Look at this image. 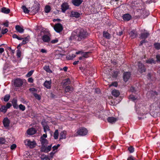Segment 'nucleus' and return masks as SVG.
Instances as JSON below:
<instances>
[{
  "label": "nucleus",
  "instance_id": "nucleus-1",
  "mask_svg": "<svg viewBox=\"0 0 160 160\" xmlns=\"http://www.w3.org/2000/svg\"><path fill=\"white\" fill-rule=\"evenodd\" d=\"M88 35V33L86 29L78 28L72 33L69 40L71 41L73 40L80 41L86 38Z\"/></svg>",
  "mask_w": 160,
  "mask_h": 160
},
{
  "label": "nucleus",
  "instance_id": "nucleus-2",
  "mask_svg": "<svg viewBox=\"0 0 160 160\" xmlns=\"http://www.w3.org/2000/svg\"><path fill=\"white\" fill-rule=\"evenodd\" d=\"M158 109L160 110V103L159 104L157 103H153L151 106V113H153L154 114L157 113L159 112Z\"/></svg>",
  "mask_w": 160,
  "mask_h": 160
},
{
  "label": "nucleus",
  "instance_id": "nucleus-3",
  "mask_svg": "<svg viewBox=\"0 0 160 160\" xmlns=\"http://www.w3.org/2000/svg\"><path fill=\"white\" fill-rule=\"evenodd\" d=\"M13 82V81H12ZM23 83V82L21 79L17 78L13 81V84L14 86L17 88H20Z\"/></svg>",
  "mask_w": 160,
  "mask_h": 160
},
{
  "label": "nucleus",
  "instance_id": "nucleus-4",
  "mask_svg": "<svg viewBox=\"0 0 160 160\" xmlns=\"http://www.w3.org/2000/svg\"><path fill=\"white\" fill-rule=\"evenodd\" d=\"M40 4L37 3L36 4L31 8L30 13L32 14H35L38 12L40 10Z\"/></svg>",
  "mask_w": 160,
  "mask_h": 160
},
{
  "label": "nucleus",
  "instance_id": "nucleus-5",
  "mask_svg": "<svg viewBox=\"0 0 160 160\" xmlns=\"http://www.w3.org/2000/svg\"><path fill=\"white\" fill-rule=\"evenodd\" d=\"M53 28L55 31L58 33L60 32L63 29L62 25L59 23L55 24Z\"/></svg>",
  "mask_w": 160,
  "mask_h": 160
},
{
  "label": "nucleus",
  "instance_id": "nucleus-6",
  "mask_svg": "<svg viewBox=\"0 0 160 160\" xmlns=\"http://www.w3.org/2000/svg\"><path fill=\"white\" fill-rule=\"evenodd\" d=\"M138 71L141 73H142L146 71V69L145 67V66L143 64L140 62H138Z\"/></svg>",
  "mask_w": 160,
  "mask_h": 160
},
{
  "label": "nucleus",
  "instance_id": "nucleus-7",
  "mask_svg": "<svg viewBox=\"0 0 160 160\" xmlns=\"http://www.w3.org/2000/svg\"><path fill=\"white\" fill-rule=\"evenodd\" d=\"M131 75V73L130 72H124L123 76L124 81L125 82H127L130 78Z\"/></svg>",
  "mask_w": 160,
  "mask_h": 160
},
{
  "label": "nucleus",
  "instance_id": "nucleus-8",
  "mask_svg": "<svg viewBox=\"0 0 160 160\" xmlns=\"http://www.w3.org/2000/svg\"><path fill=\"white\" fill-rule=\"evenodd\" d=\"M88 131L87 129L84 128H81L77 132L78 134L82 136L86 135Z\"/></svg>",
  "mask_w": 160,
  "mask_h": 160
},
{
  "label": "nucleus",
  "instance_id": "nucleus-9",
  "mask_svg": "<svg viewBox=\"0 0 160 160\" xmlns=\"http://www.w3.org/2000/svg\"><path fill=\"white\" fill-rule=\"evenodd\" d=\"M150 35L149 32L147 30H144L143 32H141L140 38L142 39H146Z\"/></svg>",
  "mask_w": 160,
  "mask_h": 160
},
{
  "label": "nucleus",
  "instance_id": "nucleus-10",
  "mask_svg": "<svg viewBox=\"0 0 160 160\" xmlns=\"http://www.w3.org/2000/svg\"><path fill=\"white\" fill-rule=\"evenodd\" d=\"M2 123L4 127L6 129L8 128L9 126L10 121L7 117L3 119Z\"/></svg>",
  "mask_w": 160,
  "mask_h": 160
},
{
  "label": "nucleus",
  "instance_id": "nucleus-11",
  "mask_svg": "<svg viewBox=\"0 0 160 160\" xmlns=\"http://www.w3.org/2000/svg\"><path fill=\"white\" fill-rule=\"evenodd\" d=\"M61 7L62 12H65L68 9L69 5L68 3L64 2L61 5Z\"/></svg>",
  "mask_w": 160,
  "mask_h": 160
},
{
  "label": "nucleus",
  "instance_id": "nucleus-12",
  "mask_svg": "<svg viewBox=\"0 0 160 160\" xmlns=\"http://www.w3.org/2000/svg\"><path fill=\"white\" fill-rule=\"evenodd\" d=\"M10 69V67L9 64H8V63L6 62L3 68V73L5 75H8L9 73H7Z\"/></svg>",
  "mask_w": 160,
  "mask_h": 160
},
{
  "label": "nucleus",
  "instance_id": "nucleus-13",
  "mask_svg": "<svg viewBox=\"0 0 160 160\" xmlns=\"http://www.w3.org/2000/svg\"><path fill=\"white\" fill-rule=\"evenodd\" d=\"M129 35L132 39L138 37V33L135 30H133L129 33Z\"/></svg>",
  "mask_w": 160,
  "mask_h": 160
},
{
  "label": "nucleus",
  "instance_id": "nucleus-14",
  "mask_svg": "<svg viewBox=\"0 0 160 160\" xmlns=\"http://www.w3.org/2000/svg\"><path fill=\"white\" fill-rule=\"evenodd\" d=\"M83 1L82 0H72L71 2L74 6L76 7H79Z\"/></svg>",
  "mask_w": 160,
  "mask_h": 160
},
{
  "label": "nucleus",
  "instance_id": "nucleus-15",
  "mask_svg": "<svg viewBox=\"0 0 160 160\" xmlns=\"http://www.w3.org/2000/svg\"><path fill=\"white\" fill-rule=\"evenodd\" d=\"M80 16V14L78 12L75 11H71L70 14L71 17H75L76 18H78Z\"/></svg>",
  "mask_w": 160,
  "mask_h": 160
},
{
  "label": "nucleus",
  "instance_id": "nucleus-16",
  "mask_svg": "<svg viewBox=\"0 0 160 160\" xmlns=\"http://www.w3.org/2000/svg\"><path fill=\"white\" fill-rule=\"evenodd\" d=\"M10 108V103H8L6 106H2L1 108H0V111L4 113H5L8 108Z\"/></svg>",
  "mask_w": 160,
  "mask_h": 160
},
{
  "label": "nucleus",
  "instance_id": "nucleus-17",
  "mask_svg": "<svg viewBox=\"0 0 160 160\" xmlns=\"http://www.w3.org/2000/svg\"><path fill=\"white\" fill-rule=\"evenodd\" d=\"M42 40L44 42H48L50 41L51 38L48 35L45 34L42 36Z\"/></svg>",
  "mask_w": 160,
  "mask_h": 160
},
{
  "label": "nucleus",
  "instance_id": "nucleus-18",
  "mask_svg": "<svg viewBox=\"0 0 160 160\" xmlns=\"http://www.w3.org/2000/svg\"><path fill=\"white\" fill-rule=\"evenodd\" d=\"M122 18L124 21H129L132 18V16L128 13L124 14L122 16Z\"/></svg>",
  "mask_w": 160,
  "mask_h": 160
},
{
  "label": "nucleus",
  "instance_id": "nucleus-19",
  "mask_svg": "<svg viewBox=\"0 0 160 160\" xmlns=\"http://www.w3.org/2000/svg\"><path fill=\"white\" fill-rule=\"evenodd\" d=\"M117 120L118 119L117 118H115L113 117H108L107 118L108 122L112 124L115 123Z\"/></svg>",
  "mask_w": 160,
  "mask_h": 160
},
{
  "label": "nucleus",
  "instance_id": "nucleus-20",
  "mask_svg": "<svg viewBox=\"0 0 160 160\" xmlns=\"http://www.w3.org/2000/svg\"><path fill=\"white\" fill-rule=\"evenodd\" d=\"M51 81L46 80L44 83V86L47 89H50L51 88Z\"/></svg>",
  "mask_w": 160,
  "mask_h": 160
},
{
  "label": "nucleus",
  "instance_id": "nucleus-21",
  "mask_svg": "<svg viewBox=\"0 0 160 160\" xmlns=\"http://www.w3.org/2000/svg\"><path fill=\"white\" fill-rule=\"evenodd\" d=\"M149 12L145 10H143L141 12V16L143 18L147 17L149 15Z\"/></svg>",
  "mask_w": 160,
  "mask_h": 160
},
{
  "label": "nucleus",
  "instance_id": "nucleus-22",
  "mask_svg": "<svg viewBox=\"0 0 160 160\" xmlns=\"http://www.w3.org/2000/svg\"><path fill=\"white\" fill-rule=\"evenodd\" d=\"M36 131L35 128H31L28 130L27 133L29 135H33L36 133Z\"/></svg>",
  "mask_w": 160,
  "mask_h": 160
},
{
  "label": "nucleus",
  "instance_id": "nucleus-23",
  "mask_svg": "<svg viewBox=\"0 0 160 160\" xmlns=\"http://www.w3.org/2000/svg\"><path fill=\"white\" fill-rule=\"evenodd\" d=\"M103 36L108 39H110L111 38V34L106 31L103 32Z\"/></svg>",
  "mask_w": 160,
  "mask_h": 160
},
{
  "label": "nucleus",
  "instance_id": "nucleus-24",
  "mask_svg": "<svg viewBox=\"0 0 160 160\" xmlns=\"http://www.w3.org/2000/svg\"><path fill=\"white\" fill-rule=\"evenodd\" d=\"M15 29L16 31L20 33H22L24 32V29L19 25H16L15 26Z\"/></svg>",
  "mask_w": 160,
  "mask_h": 160
},
{
  "label": "nucleus",
  "instance_id": "nucleus-25",
  "mask_svg": "<svg viewBox=\"0 0 160 160\" xmlns=\"http://www.w3.org/2000/svg\"><path fill=\"white\" fill-rule=\"evenodd\" d=\"M27 144L30 148H32L35 147L36 143L34 141L31 142L28 140Z\"/></svg>",
  "mask_w": 160,
  "mask_h": 160
},
{
  "label": "nucleus",
  "instance_id": "nucleus-26",
  "mask_svg": "<svg viewBox=\"0 0 160 160\" xmlns=\"http://www.w3.org/2000/svg\"><path fill=\"white\" fill-rule=\"evenodd\" d=\"M40 141L42 146L46 145L48 143V140L42 137H41L40 138Z\"/></svg>",
  "mask_w": 160,
  "mask_h": 160
},
{
  "label": "nucleus",
  "instance_id": "nucleus-27",
  "mask_svg": "<svg viewBox=\"0 0 160 160\" xmlns=\"http://www.w3.org/2000/svg\"><path fill=\"white\" fill-rule=\"evenodd\" d=\"M73 90V88L72 87L70 86H66L65 89V92H72Z\"/></svg>",
  "mask_w": 160,
  "mask_h": 160
},
{
  "label": "nucleus",
  "instance_id": "nucleus-28",
  "mask_svg": "<svg viewBox=\"0 0 160 160\" xmlns=\"http://www.w3.org/2000/svg\"><path fill=\"white\" fill-rule=\"evenodd\" d=\"M63 85L65 86L70 84L71 83V81L69 78H67L63 81Z\"/></svg>",
  "mask_w": 160,
  "mask_h": 160
},
{
  "label": "nucleus",
  "instance_id": "nucleus-29",
  "mask_svg": "<svg viewBox=\"0 0 160 160\" xmlns=\"http://www.w3.org/2000/svg\"><path fill=\"white\" fill-rule=\"evenodd\" d=\"M117 101L118 102H116L115 101H108V102H107V103H108V104L112 106H115L119 102L118 101Z\"/></svg>",
  "mask_w": 160,
  "mask_h": 160
},
{
  "label": "nucleus",
  "instance_id": "nucleus-30",
  "mask_svg": "<svg viewBox=\"0 0 160 160\" xmlns=\"http://www.w3.org/2000/svg\"><path fill=\"white\" fill-rule=\"evenodd\" d=\"M22 8L25 13L28 14L30 12V9L29 10L25 6H22Z\"/></svg>",
  "mask_w": 160,
  "mask_h": 160
},
{
  "label": "nucleus",
  "instance_id": "nucleus-31",
  "mask_svg": "<svg viewBox=\"0 0 160 160\" xmlns=\"http://www.w3.org/2000/svg\"><path fill=\"white\" fill-rule=\"evenodd\" d=\"M66 131H62L60 134V139H65L66 138Z\"/></svg>",
  "mask_w": 160,
  "mask_h": 160
},
{
  "label": "nucleus",
  "instance_id": "nucleus-32",
  "mask_svg": "<svg viewBox=\"0 0 160 160\" xmlns=\"http://www.w3.org/2000/svg\"><path fill=\"white\" fill-rule=\"evenodd\" d=\"M112 94L113 96L116 97H117L119 96L120 93L118 90H112Z\"/></svg>",
  "mask_w": 160,
  "mask_h": 160
},
{
  "label": "nucleus",
  "instance_id": "nucleus-33",
  "mask_svg": "<svg viewBox=\"0 0 160 160\" xmlns=\"http://www.w3.org/2000/svg\"><path fill=\"white\" fill-rule=\"evenodd\" d=\"M1 12L5 14H8L10 12V10L9 9H7L5 7H3L1 9Z\"/></svg>",
  "mask_w": 160,
  "mask_h": 160
},
{
  "label": "nucleus",
  "instance_id": "nucleus-34",
  "mask_svg": "<svg viewBox=\"0 0 160 160\" xmlns=\"http://www.w3.org/2000/svg\"><path fill=\"white\" fill-rule=\"evenodd\" d=\"M43 69L46 72L49 73H52V71L50 69L49 67L48 66H45L43 67Z\"/></svg>",
  "mask_w": 160,
  "mask_h": 160
},
{
  "label": "nucleus",
  "instance_id": "nucleus-35",
  "mask_svg": "<svg viewBox=\"0 0 160 160\" xmlns=\"http://www.w3.org/2000/svg\"><path fill=\"white\" fill-rule=\"evenodd\" d=\"M51 10V8L50 6L46 5L45 6L44 11L45 12L48 13Z\"/></svg>",
  "mask_w": 160,
  "mask_h": 160
},
{
  "label": "nucleus",
  "instance_id": "nucleus-36",
  "mask_svg": "<svg viewBox=\"0 0 160 160\" xmlns=\"http://www.w3.org/2000/svg\"><path fill=\"white\" fill-rule=\"evenodd\" d=\"M40 158L41 160H50L49 157L44 155H42Z\"/></svg>",
  "mask_w": 160,
  "mask_h": 160
},
{
  "label": "nucleus",
  "instance_id": "nucleus-37",
  "mask_svg": "<svg viewBox=\"0 0 160 160\" xmlns=\"http://www.w3.org/2000/svg\"><path fill=\"white\" fill-rule=\"evenodd\" d=\"M22 40V41L21 42V44L22 45L25 44L27 43L29 41V40L28 39L27 37H25L24 38H23V39Z\"/></svg>",
  "mask_w": 160,
  "mask_h": 160
},
{
  "label": "nucleus",
  "instance_id": "nucleus-38",
  "mask_svg": "<svg viewBox=\"0 0 160 160\" xmlns=\"http://www.w3.org/2000/svg\"><path fill=\"white\" fill-rule=\"evenodd\" d=\"M58 130H55L54 133V138L55 139H57L58 138Z\"/></svg>",
  "mask_w": 160,
  "mask_h": 160
},
{
  "label": "nucleus",
  "instance_id": "nucleus-39",
  "mask_svg": "<svg viewBox=\"0 0 160 160\" xmlns=\"http://www.w3.org/2000/svg\"><path fill=\"white\" fill-rule=\"evenodd\" d=\"M155 48L157 50L160 49V43L157 42L154 44Z\"/></svg>",
  "mask_w": 160,
  "mask_h": 160
},
{
  "label": "nucleus",
  "instance_id": "nucleus-40",
  "mask_svg": "<svg viewBox=\"0 0 160 160\" xmlns=\"http://www.w3.org/2000/svg\"><path fill=\"white\" fill-rule=\"evenodd\" d=\"M118 72L117 71H113L112 73V76L113 78H116L117 77L118 75Z\"/></svg>",
  "mask_w": 160,
  "mask_h": 160
},
{
  "label": "nucleus",
  "instance_id": "nucleus-41",
  "mask_svg": "<svg viewBox=\"0 0 160 160\" xmlns=\"http://www.w3.org/2000/svg\"><path fill=\"white\" fill-rule=\"evenodd\" d=\"M12 37L13 38H17L18 40H22L23 39V38L19 37L16 34H13L12 35Z\"/></svg>",
  "mask_w": 160,
  "mask_h": 160
},
{
  "label": "nucleus",
  "instance_id": "nucleus-42",
  "mask_svg": "<svg viewBox=\"0 0 160 160\" xmlns=\"http://www.w3.org/2000/svg\"><path fill=\"white\" fill-rule=\"evenodd\" d=\"M128 150L130 153L133 152H134V148L132 146H130L128 148Z\"/></svg>",
  "mask_w": 160,
  "mask_h": 160
},
{
  "label": "nucleus",
  "instance_id": "nucleus-43",
  "mask_svg": "<svg viewBox=\"0 0 160 160\" xmlns=\"http://www.w3.org/2000/svg\"><path fill=\"white\" fill-rule=\"evenodd\" d=\"M33 96L35 98L38 100H40L41 99V96L40 95L37 94L36 93H34L33 94Z\"/></svg>",
  "mask_w": 160,
  "mask_h": 160
},
{
  "label": "nucleus",
  "instance_id": "nucleus-44",
  "mask_svg": "<svg viewBox=\"0 0 160 160\" xmlns=\"http://www.w3.org/2000/svg\"><path fill=\"white\" fill-rule=\"evenodd\" d=\"M52 145H50L48 146L46 148L44 151V152H48L50 151L51 149Z\"/></svg>",
  "mask_w": 160,
  "mask_h": 160
},
{
  "label": "nucleus",
  "instance_id": "nucleus-45",
  "mask_svg": "<svg viewBox=\"0 0 160 160\" xmlns=\"http://www.w3.org/2000/svg\"><path fill=\"white\" fill-rule=\"evenodd\" d=\"M44 132H46L47 131H49L50 129L48 125H45L43 126Z\"/></svg>",
  "mask_w": 160,
  "mask_h": 160
},
{
  "label": "nucleus",
  "instance_id": "nucleus-46",
  "mask_svg": "<svg viewBox=\"0 0 160 160\" xmlns=\"http://www.w3.org/2000/svg\"><path fill=\"white\" fill-rule=\"evenodd\" d=\"M34 72V70H31L27 74H26V77H29L31 76L33 74Z\"/></svg>",
  "mask_w": 160,
  "mask_h": 160
},
{
  "label": "nucleus",
  "instance_id": "nucleus-47",
  "mask_svg": "<svg viewBox=\"0 0 160 160\" xmlns=\"http://www.w3.org/2000/svg\"><path fill=\"white\" fill-rule=\"evenodd\" d=\"M19 108L20 110L24 111L25 109V107L22 104H20L19 106Z\"/></svg>",
  "mask_w": 160,
  "mask_h": 160
},
{
  "label": "nucleus",
  "instance_id": "nucleus-48",
  "mask_svg": "<svg viewBox=\"0 0 160 160\" xmlns=\"http://www.w3.org/2000/svg\"><path fill=\"white\" fill-rule=\"evenodd\" d=\"M129 99L131 100H136L137 98L133 95H130L129 96Z\"/></svg>",
  "mask_w": 160,
  "mask_h": 160
},
{
  "label": "nucleus",
  "instance_id": "nucleus-49",
  "mask_svg": "<svg viewBox=\"0 0 160 160\" xmlns=\"http://www.w3.org/2000/svg\"><path fill=\"white\" fill-rule=\"evenodd\" d=\"M17 56L18 58H19L21 56V51L18 49L17 51Z\"/></svg>",
  "mask_w": 160,
  "mask_h": 160
},
{
  "label": "nucleus",
  "instance_id": "nucleus-50",
  "mask_svg": "<svg viewBox=\"0 0 160 160\" xmlns=\"http://www.w3.org/2000/svg\"><path fill=\"white\" fill-rule=\"evenodd\" d=\"M5 142V140L4 138H0V144H4Z\"/></svg>",
  "mask_w": 160,
  "mask_h": 160
},
{
  "label": "nucleus",
  "instance_id": "nucleus-51",
  "mask_svg": "<svg viewBox=\"0 0 160 160\" xmlns=\"http://www.w3.org/2000/svg\"><path fill=\"white\" fill-rule=\"evenodd\" d=\"M10 97V95L9 94H7L4 97L3 100H9Z\"/></svg>",
  "mask_w": 160,
  "mask_h": 160
},
{
  "label": "nucleus",
  "instance_id": "nucleus-52",
  "mask_svg": "<svg viewBox=\"0 0 160 160\" xmlns=\"http://www.w3.org/2000/svg\"><path fill=\"white\" fill-rule=\"evenodd\" d=\"M154 62V60L152 58L148 60H147L146 62L148 63L151 64Z\"/></svg>",
  "mask_w": 160,
  "mask_h": 160
},
{
  "label": "nucleus",
  "instance_id": "nucleus-53",
  "mask_svg": "<svg viewBox=\"0 0 160 160\" xmlns=\"http://www.w3.org/2000/svg\"><path fill=\"white\" fill-rule=\"evenodd\" d=\"M8 31V29L5 28L4 29H2V34H4L7 32Z\"/></svg>",
  "mask_w": 160,
  "mask_h": 160
},
{
  "label": "nucleus",
  "instance_id": "nucleus-54",
  "mask_svg": "<svg viewBox=\"0 0 160 160\" xmlns=\"http://www.w3.org/2000/svg\"><path fill=\"white\" fill-rule=\"evenodd\" d=\"M17 147V145L15 144H13L11 145V150H14Z\"/></svg>",
  "mask_w": 160,
  "mask_h": 160
},
{
  "label": "nucleus",
  "instance_id": "nucleus-55",
  "mask_svg": "<svg viewBox=\"0 0 160 160\" xmlns=\"http://www.w3.org/2000/svg\"><path fill=\"white\" fill-rule=\"evenodd\" d=\"M89 52H84L83 55V58H87L88 57V54L89 53Z\"/></svg>",
  "mask_w": 160,
  "mask_h": 160
},
{
  "label": "nucleus",
  "instance_id": "nucleus-56",
  "mask_svg": "<svg viewBox=\"0 0 160 160\" xmlns=\"http://www.w3.org/2000/svg\"><path fill=\"white\" fill-rule=\"evenodd\" d=\"M123 32L122 31H119L118 32H117L116 34L117 35L119 36H121L123 34Z\"/></svg>",
  "mask_w": 160,
  "mask_h": 160
},
{
  "label": "nucleus",
  "instance_id": "nucleus-57",
  "mask_svg": "<svg viewBox=\"0 0 160 160\" xmlns=\"http://www.w3.org/2000/svg\"><path fill=\"white\" fill-rule=\"evenodd\" d=\"M100 90L99 88H97L95 90V92L97 94H99L100 93Z\"/></svg>",
  "mask_w": 160,
  "mask_h": 160
},
{
  "label": "nucleus",
  "instance_id": "nucleus-58",
  "mask_svg": "<svg viewBox=\"0 0 160 160\" xmlns=\"http://www.w3.org/2000/svg\"><path fill=\"white\" fill-rule=\"evenodd\" d=\"M130 91L132 92H136L135 88L133 87H131L130 88Z\"/></svg>",
  "mask_w": 160,
  "mask_h": 160
},
{
  "label": "nucleus",
  "instance_id": "nucleus-59",
  "mask_svg": "<svg viewBox=\"0 0 160 160\" xmlns=\"http://www.w3.org/2000/svg\"><path fill=\"white\" fill-rule=\"evenodd\" d=\"M13 107L15 108H16V109H17L18 108V105H17V104L16 103V102H14L13 104Z\"/></svg>",
  "mask_w": 160,
  "mask_h": 160
},
{
  "label": "nucleus",
  "instance_id": "nucleus-60",
  "mask_svg": "<svg viewBox=\"0 0 160 160\" xmlns=\"http://www.w3.org/2000/svg\"><path fill=\"white\" fill-rule=\"evenodd\" d=\"M58 42V39L56 38L55 39L52 40L51 41V43H52L54 44V43H55L57 42Z\"/></svg>",
  "mask_w": 160,
  "mask_h": 160
},
{
  "label": "nucleus",
  "instance_id": "nucleus-61",
  "mask_svg": "<svg viewBox=\"0 0 160 160\" xmlns=\"http://www.w3.org/2000/svg\"><path fill=\"white\" fill-rule=\"evenodd\" d=\"M114 86L116 87L118 86V83L116 82H113L110 85V86Z\"/></svg>",
  "mask_w": 160,
  "mask_h": 160
},
{
  "label": "nucleus",
  "instance_id": "nucleus-62",
  "mask_svg": "<svg viewBox=\"0 0 160 160\" xmlns=\"http://www.w3.org/2000/svg\"><path fill=\"white\" fill-rule=\"evenodd\" d=\"M28 81L30 83H32L33 81V79L32 78H29L28 79Z\"/></svg>",
  "mask_w": 160,
  "mask_h": 160
},
{
  "label": "nucleus",
  "instance_id": "nucleus-63",
  "mask_svg": "<svg viewBox=\"0 0 160 160\" xmlns=\"http://www.w3.org/2000/svg\"><path fill=\"white\" fill-rule=\"evenodd\" d=\"M156 58L157 61L160 62V55L158 54L156 56Z\"/></svg>",
  "mask_w": 160,
  "mask_h": 160
},
{
  "label": "nucleus",
  "instance_id": "nucleus-64",
  "mask_svg": "<svg viewBox=\"0 0 160 160\" xmlns=\"http://www.w3.org/2000/svg\"><path fill=\"white\" fill-rule=\"evenodd\" d=\"M134 158L132 156H130L128 158L127 160H134Z\"/></svg>",
  "mask_w": 160,
  "mask_h": 160
}]
</instances>
